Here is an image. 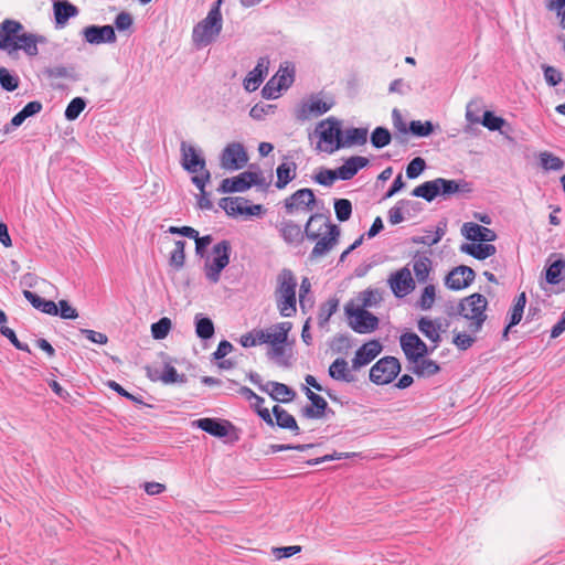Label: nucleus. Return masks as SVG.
Segmentation results:
<instances>
[{
	"instance_id": "nucleus-36",
	"label": "nucleus",
	"mask_w": 565,
	"mask_h": 565,
	"mask_svg": "<svg viewBox=\"0 0 565 565\" xmlns=\"http://www.w3.org/2000/svg\"><path fill=\"white\" fill-rule=\"evenodd\" d=\"M279 233L288 244H299L303 238L301 227L292 221H282L279 225Z\"/></svg>"
},
{
	"instance_id": "nucleus-9",
	"label": "nucleus",
	"mask_w": 565,
	"mask_h": 565,
	"mask_svg": "<svg viewBox=\"0 0 565 565\" xmlns=\"http://www.w3.org/2000/svg\"><path fill=\"white\" fill-rule=\"evenodd\" d=\"M333 105L332 98H322L319 95L310 96L298 106L295 115L298 120L305 121L326 114Z\"/></svg>"
},
{
	"instance_id": "nucleus-39",
	"label": "nucleus",
	"mask_w": 565,
	"mask_h": 565,
	"mask_svg": "<svg viewBox=\"0 0 565 565\" xmlns=\"http://www.w3.org/2000/svg\"><path fill=\"white\" fill-rule=\"evenodd\" d=\"M438 195L449 196L459 192L469 191L468 183L463 181L447 180L437 178Z\"/></svg>"
},
{
	"instance_id": "nucleus-19",
	"label": "nucleus",
	"mask_w": 565,
	"mask_h": 565,
	"mask_svg": "<svg viewBox=\"0 0 565 565\" xmlns=\"http://www.w3.org/2000/svg\"><path fill=\"white\" fill-rule=\"evenodd\" d=\"M475 279V271L468 266L454 268L445 278V285L452 290H460L468 287Z\"/></svg>"
},
{
	"instance_id": "nucleus-30",
	"label": "nucleus",
	"mask_w": 565,
	"mask_h": 565,
	"mask_svg": "<svg viewBox=\"0 0 565 565\" xmlns=\"http://www.w3.org/2000/svg\"><path fill=\"white\" fill-rule=\"evenodd\" d=\"M489 243L490 242L462 244L460 246V252L482 260L497 253L495 246Z\"/></svg>"
},
{
	"instance_id": "nucleus-64",
	"label": "nucleus",
	"mask_w": 565,
	"mask_h": 565,
	"mask_svg": "<svg viewBox=\"0 0 565 565\" xmlns=\"http://www.w3.org/2000/svg\"><path fill=\"white\" fill-rule=\"evenodd\" d=\"M275 109L274 105L268 104H256L252 107L249 116L255 120L264 119L268 114H273Z\"/></svg>"
},
{
	"instance_id": "nucleus-17",
	"label": "nucleus",
	"mask_w": 565,
	"mask_h": 565,
	"mask_svg": "<svg viewBox=\"0 0 565 565\" xmlns=\"http://www.w3.org/2000/svg\"><path fill=\"white\" fill-rule=\"evenodd\" d=\"M316 196L310 189H300L285 200V207L288 214L312 210Z\"/></svg>"
},
{
	"instance_id": "nucleus-44",
	"label": "nucleus",
	"mask_w": 565,
	"mask_h": 565,
	"mask_svg": "<svg viewBox=\"0 0 565 565\" xmlns=\"http://www.w3.org/2000/svg\"><path fill=\"white\" fill-rule=\"evenodd\" d=\"M274 416L276 418V424L285 429H290L298 433L299 427L297 422L292 415H290L287 411L276 405L273 408Z\"/></svg>"
},
{
	"instance_id": "nucleus-61",
	"label": "nucleus",
	"mask_w": 565,
	"mask_h": 565,
	"mask_svg": "<svg viewBox=\"0 0 565 565\" xmlns=\"http://www.w3.org/2000/svg\"><path fill=\"white\" fill-rule=\"evenodd\" d=\"M278 78L271 77L262 89V95L266 99H274L279 96V93L284 89L277 82Z\"/></svg>"
},
{
	"instance_id": "nucleus-2",
	"label": "nucleus",
	"mask_w": 565,
	"mask_h": 565,
	"mask_svg": "<svg viewBox=\"0 0 565 565\" xmlns=\"http://www.w3.org/2000/svg\"><path fill=\"white\" fill-rule=\"evenodd\" d=\"M297 279L290 269H282L277 276L275 300L280 316L290 318L297 312Z\"/></svg>"
},
{
	"instance_id": "nucleus-13",
	"label": "nucleus",
	"mask_w": 565,
	"mask_h": 565,
	"mask_svg": "<svg viewBox=\"0 0 565 565\" xmlns=\"http://www.w3.org/2000/svg\"><path fill=\"white\" fill-rule=\"evenodd\" d=\"M387 284L394 296L397 298L406 297L416 287L412 273L406 266L392 273L387 279Z\"/></svg>"
},
{
	"instance_id": "nucleus-47",
	"label": "nucleus",
	"mask_w": 565,
	"mask_h": 565,
	"mask_svg": "<svg viewBox=\"0 0 565 565\" xmlns=\"http://www.w3.org/2000/svg\"><path fill=\"white\" fill-rule=\"evenodd\" d=\"M565 269V260L556 259L548 265L545 270V279L551 285H557L562 280V274Z\"/></svg>"
},
{
	"instance_id": "nucleus-35",
	"label": "nucleus",
	"mask_w": 565,
	"mask_h": 565,
	"mask_svg": "<svg viewBox=\"0 0 565 565\" xmlns=\"http://www.w3.org/2000/svg\"><path fill=\"white\" fill-rule=\"evenodd\" d=\"M23 296L35 309L50 316H57V305L54 301L46 300L30 290H24Z\"/></svg>"
},
{
	"instance_id": "nucleus-15",
	"label": "nucleus",
	"mask_w": 565,
	"mask_h": 565,
	"mask_svg": "<svg viewBox=\"0 0 565 565\" xmlns=\"http://www.w3.org/2000/svg\"><path fill=\"white\" fill-rule=\"evenodd\" d=\"M220 207H222L227 215H247L257 216L262 213L263 206L259 204L247 205V200L243 198H223L220 201Z\"/></svg>"
},
{
	"instance_id": "nucleus-42",
	"label": "nucleus",
	"mask_w": 565,
	"mask_h": 565,
	"mask_svg": "<svg viewBox=\"0 0 565 565\" xmlns=\"http://www.w3.org/2000/svg\"><path fill=\"white\" fill-rule=\"evenodd\" d=\"M339 308V300L337 298H330L323 302L319 308L318 313V326L326 328L330 318L337 312Z\"/></svg>"
},
{
	"instance_id": "nucleus-4",
	"label": "nucleus",
	"mask_w": 565,
	"mask_h": 565,
	"mask_svg": "<svg viewBox=\"0 0 565 565\" xmlns=\"http://www.w3.org/2000/svg\"><path fill=\"white\" fill-rule=\"evenodd\" d=\"M181 151V166L189 173L195 174L192 177V182L195 186L203 192L205 183L210 180V172L206 169L205 160L200 151L191 143L182 141L180 145Z\"/></svg>"
},
{
	"instance_id": "nucleus-28",
	"label": "nucleus",
	"mask_w": 565,
	"mask_h": 565,
	"mask_svg": "<svg viewBox=\"0 0 565 565\" xmlns=\"http://www.w3.org/2000/svg\"><path fill=\"white\" fill-rule=\"evenodd\" d=\"M526 305V296L525 292H521L514 300V303L510 310L509 313V323L504 328L502 333V340L508 341L509 340V332L510 329L522 320L524 308Z\"/></svg>"
},
{
	"instance_id": "nucleus-18",
	"label": "nucleus",
	"mask_w": 565,
	"mask_h": 565,
	"mask_svg": "<svg viewBox=\"0 0 565 565\" xmlns=\"http://www.w3.org/2000/svg\"><path fill=\"white\" fill-rule=\"evenodd\" d=\"M84 40L93 45L114 43L116 41L115 30L111 25H88L82 31Z\"/></svg>"
},
{
	"instance_id": "nucleus-20",
	"label": "nucleus",
	"mask_w": 565,
	"mask_h": 565,
	"mask_svg": "<svg viewBox=\"0 0 565 565\" xmlns=\"http://www.w3.org/2000/svg\"><path fill=\"white\" fill-rule=\"evenodd\" d=\"M382 351V345L379 341L372 340L364 343L352 359V367L359 370L362 366L373 361Z\"/></svg>"
},
{
	"instance_id": "nucleus-32",
	"label": "nucleus",
	"mask_w": 565,
	"mask_h": 565,
	"mask_svg": "<svg viewBox=\"0 0 565 565\" xmlns=\"http://www.w3.org/2000/svg\"><path fill=\"white\" fill-rule=\"evenodd\" d=\"M306 395L311 402V406H307L303 409L305 416L308 418H321L328 407V403L323 397L312 392L310 388H306Z\"/></svg>"
},
{
	"instance_id": "nucleus-48",
	"label": "nucleus",
	"mask_w": 565,
	"mask_h": 565,
	"mask_svg": "<svg viewBox=\"0 0 565 565\" xmlns=\"http://www.w3.org/2000/svg\"><path fill=\"white\" fill-rule=\"evenodd\" d=\"M419 331L431 342L438 343L440 341L439 327L428 318H422L418 321Z\"/></svg>"
},
{
	"instance_id": "nucleus-22",
	"label": "nucleus",
	"mask_w": 565,
	"mask_h": 565,
	"mask_svg": "<svg viewBox=\"0 0 565 565\" xmlns=\"http://www.w3.org/2000/svg\"><path fill=\"white\" fill-rule=\"evenodd\" d=\"M461 234L472 243L493 242L497 238L495 233L486 226L473 222H467L462 225Z\"/></svg>"
},
{
	"instance_id": "nucleus-51",
	"label": "nucleus",
	"mask_w": 565,
	"mask_h": 565,
	"mask_svg": "<svg viewBox=\"0 0 565 565\" xmlns=\"http://www.w3.org/2000/svg\"><path fill=\"white\" fill-rule=\"evenodd\" d=\"M415 363V373L420 376H430L439 372V365L433 360L419 359Z\"/></svg>"
},
{
	"instance_id": "nucleus-5",
	"label": "nucleus",
	"mask_w": 565,
	"mask_h": 565,
	"mask_svg": "<svg viewBox=\"0 0 565 565\" xmlns=\"http://www.w3.org/2000/svg\"><path fill=\"white\" fill-rule=\"evenodd\" d=\"M292 329V323L289 321L278 322L259 330V338L262 344H268L267 356L271 360L280 362L285 354V345L288 340V334Z\"/></svg>"
},
{
	"instance_id": "nucleus-50",
	"label": "nucleus",
	"mask_w": 565,
	"mask_h": 565,
	"mask_svg": "<svg viewBox=\"0 0 565 565\" xmlns=\"http://www.w3.org/2000/svg\"><path fill=\"white\" fill-rule=\"evenodd\" d=\"M185 242L177 241L174 243V248L170 253L169 264L175 269H181L184 265L185 254H184Z\"/></svg>"
},
{
	"instance_id": "nucleus-16",
	"label": "nucleus",
	"mask_w": 565,
	"mask_h": 565,
	"mask_svg": "<svg viewBox=\"0 0 565 565\" xmlns=\"http://www.w3.org/2000/svg\"><path fill=\"white\" fill-rule=\"evenodd\" d=\"M402 350L411 362H417L428 353L425 342L416 333H404L399 339Z\"/></svg>"
},
{
	"instance_id": "nucleus-58",
	"label": "nucleus",
	"mask_w": 565,
	"mask_h": 565,
	"mask_svg": "<svg viewBox=\"0 0 565 565\" xmlns=\"http://www.w3.org/2000/svg\"><path fill=\"white\" fill-rule=\"evenodd\" d=\"M436 298V288L434 285H428L424 288L420 298L418 300V306L423 310H428L433 307Z\"/></svg>"
},
{
	"instance_id": "nucleus-45",
	"label": "nucleus",
	"mask_w": 565,
	"mask_h": 565,
	"mask_svg": "<svg viewBox=\"0 0 565 565\" xmlns=\"http://www.w3.org/2000/svg\"><path fill=\"white\" fill-rule=\"evenodd\" d=\"M412 194L417 198H423L428 202H431L438 195V188L436 179L426 181L423 184L416 186Z\"/></svg>"
},
{
	"instance_id": "nucleus-31",
	"label": "nucleus",
	"mask_w": 565,
	"mask_h": 565,
	"mask_svg": "<svg viewBox=\"0 0 565 565\" xmlns=\"http://www.w3.org/2000/svg\"><path fill=\"white\" fill-rule=\"evenodd\" d=\"M260 390L268 393L273 399L281 403H288L295 397V392L290 387L278 382H267L264 386H260Z\"/></svg>"
},
{
	"instance_id": "nucleus-26",
	"label": "nucleus",
	"mask_w": 565,
	"mask_h": 565,
	"mask_svg": "<svg viewBox=\"0 0 565 565\" xmlns=\"http://www.w3.org/2000/svg\"><path fill=\"white\" fill-rule=\"evenodd\" d=\"M367 164V158L361 156H353L347 159L344 163L337 169V174L340 180H350Z\"/></svg>"
},
{
	"instance_id": "nucleus-11",
	"label": "nucleus",
	"mask_w": 565,
	"mask_h": 565,
	"mask_svg": "<svg viewBox=\"0 0 565 565\" xmlns=\"http://www.w3.org/2000/svg\"><path fill=\"white\" fill-rule=\"evenodd\" d=\"M24 31L21 22L11 19L3 20L0 24V49L9 53L18 51L17 45Z\"/></svg>"
},
{
	"instance_id": "nucleus-62",
	"label": "nucleus",
	"mask_w": 565,
	"mask_h": 565,
	"mask_svg": "<svg viewBox=\"0 0 565 565\" xmlns=\"http://www.w3.org/2000/svg\"><path fill=\"white\" fill-rule=\"evenodd\" d=\"M426 168V162L423 158H414L406 168V175L408 179L417 178Z\"/></svg>"
},
{
	"instance_id": "nucleus-33",
	"label": "nucleus",
	"mask_w": 565,
	"mask_h": 565,
	"mask_svg": "<svg viewBox=\"0 0 565 565\" xmlns=\"http://www.w3.org/2000/svg\"><path fill=\"white\" fill-rule=\"evenodd\" d=\"M54 17L58 26H64L71 18L78 14V9L67 0H57L54 6Z\"/></svg>"
},
{
	"instance_id": "nucleus-21",
	"label": "nucleus",
	"mask_w": 565,
	"mask_h": 565,
	"mask_svg": "<svg viewBox=\"0 0 565 565\" xmlns=\"http://www.w3.org/2000/svg\"><path fill=\"white\" fill-rule=\"evenodd\" d=\"M340 230L337 225L329 226V233L320 236L311 250L310 257L312 259L320 258L327 255L337 244Z\"/></svg>"
},
{
	"instance_id": "nucleus-49",
	"label": "nucleus",
	"mask_w": 565,
	"mask_h": 565,
	"mask_svg": "<svg viewBox=\"0 0 565 565\" xmlns=\"http://www.w3.org/2000/svg\"><path fill=\"white\" fill-rule=\"evenodd\" d=\"M455 332V337H454V344L459 349V350H467L469 348H471L473 345V343L476 342V334L477 333H472L470 332L468 329L465 330V331H454Z\"/></svg>"
},
{
	"instance_id": "nucleus-10",
	"label": "nucleus",
	"mask_w": 565,
	"mask_h": 565,
	"mask_svg": "<svg viewBox=\"0 0 565 565\" xmlns=\"http://www.w3.org/2000/svg\"><path fill=\"white\" fill-rule=\"evenodd\" d=\"M401 370L398 360L394 356H386L379 360L370 371V380L379 385L391 383Z\"/></svg>"
},
{
	"instance_id": "nucleus-25",
	"label": "nucleus",
	"mask_w": 565,
	"mask_h": 565,
	"mask_svg": "<svg viewBox=\"0 0 565 565\" xmlns=\"http://www.w3.org/2000/svg\"><path fill=\"white\" fill-rule=\"evenodd\" d=\"M383 300V292L377 288H367L359 292L348 303L367 310L379 306Z\"/></svg>"
},
{
	"instance_id": "nucleus-34",
	"label": "nucleus",
	"mask_w": 565,
	"mask_h": 565,
	"mask_svg": "<svg viewBox=\"0 0 565 565\" xmlns=\"http://www.w3.org/2000/svg\"><path fill=\"white\" fill-rule=\"evenodd\" d=\"M367 128H349L342 131L341 148H350L352 146H362L367 140Z\"/></svg>"
},
{
	"instance_id": "nucleus-27",
	"label": "nucleus",
	"mask_w": 565,
	"mask_h": 565,
	"mask_svg": "<svg viewBox=\"0 0 565 565\" xmlns=\"http://www.w3.org/2000/svg\"><path fill=\"white\" fill-rule=\"evenodd\" d=\"M22 39H19V44L17 45L18 51H23L28 56L33 57L39 54V44H44L47 42V39L42 34L29 33L25 32L21 34Z\"/></svg>"
},
{
	"instance_id": "nucleus-6",
	"label": "nucleus",
	"mask_w": 565,
	"mask_h": 565,
	"mask_svg": "<svg viewBox=\"0 0 565 565\" xmlns=\"http://www.w3.org/2000/svg\"><path fill=\"white\" fill-rule=\"evenodd\" d=\"M313 135L319 139L317 150L331 154L341 149L342 124L335 117L318 122Z\"/></svg>"
},
{
	"instance_id": "nucleus-7",
	"label": "nucleus",
	"mask_w": 565,
	"mask_h": 565,
	"mask_svg": "<svg viewBox=\"0 0 565 565\" xmlns=\"http://www.w3.org/2000/svg\"><path fill=\"white\" fill-rule=\"evenodd\" d=\"M344 312L348 318L349 327L356 333H371L379 327V318L365 309L347 302Z\"/></svg>"
},
{
	"instance_id": "nucleus-40",
	"label": "nucleus",
	"mask_w": 565,
	"mask_h": 565,
	"mask_svg": "<svg viewBox=\"0 0 565 565\" xmlns=\"http://www.w3.org/2000/svg\"><path fill=\"white\" fill-rule=\"evenodd\" d=\"M484 109V102L481 97L470 99L466 105L465 118L469 125L480 124V114Z\"/></svg>"
},
{
	"instance_id": "nucleus-54",
	"label": "nucleus",
	"mask_w": 565,
	"mask_h": 565,
	"mask_svg": "<svg viewBox=\"0 0 565 565\" xmlns=\"http://www.w3.org/2000/svg\"><path fill=\"white\" fill-rule=\"evenodd\" d=\"M408 130L417 137H428L434 131V125L429 120H412Z\"/></svg>"
},
{
	"instance_id": "nucleus-59",
	"label": "nucleus",
	"mask_w": 565,
	"mask_h": 565,
	"mask_svg": "<svg viewBox=\"0 0 565 565\" xmlns=\"http://www.w3.org/2000/svg\"><path fill=\"white\" fill-rule=\"evenodd\" d=\"M338 179L337 169H320L315 175V181L324 186H331Z\"/></svg>"
},
{
	"instance_id": "nucleus-14",
	"label": "nucleus",
	"mask_w": 565,
	"mask_h": 565,
	"mask_svg": "<svg viewBox=\"0 0 565 565\" xmlns=\"http://www.w3.org/2000/svg\"><path fill=\"white\" fill-rule=\"evenodd\" d=\"M259 173L245 171L236 177L224 179L218 188V191L222 193L244 192L253 184L259 183Z\"/></svg>"
},
{
	"instance_id": "nucleus-37",
	"label": "nucleus",
	"mask_w": 565,
	"mask_h": 565,
	"mask_svg": "<svg viewBox=\"0 0 565 565\" xmlns=\"http://www.w3.org/2000/svg\"><path fill=\"white\" fill-rule=\"evenodd\" d=\"M413 271L418 282H426L431 270V259L424 254H416L412 262Z\"/></svg>"
},
{
	"instance_id": "nucleus-57",
	"label": "nucleus",
	"mask_w": 565,
	"mask_h": 565,
	"mask_svg": "<svg viewBox=\"0 0 565 565\" xmlns=\"http://www.w3.org/2000/svg\"><path fill=\"white\" fill-rule=\"evenodd\" d=\"M86 103L82 97H75L70 102L65 109V118L67 120H75L79 114L85 109Z\"/></svg>"
},
{
	"instance_id": "nucleus-43",
	"label": "nucleus",
	"mask_w": 565,
	"mask_h": 565,
	"mask_svg": "<svg viewBox=\"0 0 565 565\" xmlns=\"http://www.w3.org/2000/svg\"><path fill=\"white\" fill-rule=\"evenodd\" d=\"M195 322V333L199 338L203 340H207L214 334V323L213 321L204 317L202 313H198L194 317Z\"/></svg>"
},
{
	"instance_id": "nucleus-38",
	"label": "nucleus",
	"mask_w": 565,
	"mask_h": 565,
	"mask_svg": "<svg viewBox=\"0 0 565 565\" xmlns=\"http://www.w3.org/2000/svg\"><path fill=\"white\" fill-rule=\"evenodd\" d=\"M329 375L335 381H343L350 383L353 381V375L349 369L348 362L343 358L335 359L329 366Z\"/></svg>"
},
{
	"instance_id": "nucleus-12",
	"label": "nucleus",
	"mask_w": 565,
	"mask_h": 565,
	"mask_svg": "<svg viewBox=\"0 0 565 565\" xmlns=\"http://www.w3.org/2000/svg\"><path fill=\"white\" fill-rule=\"evenodd\" d=\"M248 161L247 152L239 142L228 143L221 154V167L234 171L242 169Z\"/></svg>"
},
{
	"instance_id": "nucleus-56",
	"label": "nucleus",
	"mask_w": 565,
	"mask_h": 565,
	"mask_svg": "<svg viewBox=\"0 0 565 565\" xmlns=\"http://www.w3.org/2000/svg\"><path fill=\"white\" fill-rule=\"evenodd\" d=\"M334 211L340 222H345L352 214V204L347 199H338L334 201Z\"/></svg>"
},
{
	"instance_id": "nucleus-60",
	"label": "nucleus",
	"mask_w": 565,
	"mask_h": 565,
	"mask_svg": "<svg viewBox=\"0 0 565 565\" xmlns=\"http://www.w3.org/2000/svg\"><path fill=\"white\" fill-rule=\"evenodd\" d=\"M542 70L544 73V78L547 85L550 86H556L563 81V74L554 66L550 65H542Z\"/></svg>"
},
{
	"instance_id": "nucleus-55",
	"label": "nucleus",
	"mask_w": 565,
	"mask_h": 565,
	"mask_svg": "<svg viewBox=\"0 0 565 565\" xmlns=\"http://www.w3.org/2000/svg\"><path fill=\"white\" fill-rule=\"evenodd\" d=\"M391 134L386 128L376 127L371 135V142L375 148H383L391 142Z\"/></svg>"
},
{
	"instance_id": "nucleus-8",
	"label": "nucleus",
	"mask_w": 565,
	"mask_h": 565,
	"mask_svg": "<svg viewBox=\"0 0 565 565\" xmlns=\"http://www.w3.org/2000/svg\"><path fill=\"white\" fill-rule=\"evenodd\" d=\"M231 244L222 241L213 246L212 258L205 262L204 273L209 281L216 284L222 270L230 264Z\"/></svg>"
},
{
	"instance_id": "nucleus-53",
	"label": "nucleus",
	"mask_w": 565,
	"mask_h": 565,
	"mask_svg": "<svg viewBox=\"0 0 565 565\" xmlns=\"http://www.w3.org/2000/svg\"><path fill=\"white\" fill-rule=\"evenodd\" d=\"M486 128L491 131L501 130V128L505 125V120L502 117L495 116L490 110H484L481 122Z\"/></svg>"
},
{
	"instance_id": "nucleus-63",
	"label": "nucleus",
	"mask_w": 565,
	"mask_h": 565,
	"mask_svg": "<svg viewBox=\"0 0 565 565\" xmlns=\"http://www.w3.org/2000/svg\"><path fill=\"white\" fill-rule=\"evenodd\" d=\"M44 74L51 79L71 78L72 70L66 66H63V65H56V66L47 67L44 71Z\"/></svg>"
},
{
	"instance_id": "nucleus-3",
	"label": "nucleus",
	"mask_w": 565,
	"mask_h": 565,
	"mask_svg": "<svg viewBox=\"0 0 565 565\" xmlns=\"http://www.w3.org/2000/svg\"><path fill=\"white\" fill-rule=\"evenodd\" d=\"M488 300L481 294H472L461 299L458 305V316L467 321L468 330L479 333L487 320Z\"/></svg>"
},
{
	"instance_id": "nucleus-29",
	"label": "nucleus",
	"mask_w": 565,
	"mask_h": 565,
	"mask_svg": "<svg viewBox=\"0 0 565 565\" xmlns=\"http://www.w3.org/2000/svg\"><path fill=\"white\" fill-rule=\"evenodd\" d=\"M193 425L215 437H225L228 435L230 424L215 418H200L193 422Z\"/></svg>"
},
{
	"instance_id": "nucleus-41",
	"label": "nucleus",
	"mask_w": 565,
	"mask_h": 565,
	"mask_svg": "<svg viewBox=\"0 0 565 565\" xmlns=\"http://www.w3.org/2000/svg\"><path fill=\"white\" fill-rule=\"evenodd\" d=\"M296 163L282 162L277 168V182L278 189H284L296 177Z\"/></svg>"
},
{
	"instance_id": "nucleus-46",
	"label": "nucleus",
	"mask_w": 565,
	"mask_h": 565,
	"mask_svg": "<svg viewBox=\"0 0 565 565\" xmlns=\"http://www.w3.org/2000/svg\"><path fill=\"white\" fill-rule=\"evenodd\" d=\"M541 167L546 171H559L564 168V161L548 151H542L539 154Z\"/></svg>"
},
{
	"instance_id": "nucleus-24",
	"label": "nucleus",
	"mask_w": 565,
	"mask_h": 565,
	"mask_svg": "<svg viewBox=\"0 0 565 565\" xmlns=\"http://www.w3.org/2000/svg\"><path fill=\"white\" fill-rule=\"evenodd\" d=\"M334 224L329 223L321 214H313L306 223L303 235L310 241H316L320 236L329 233V226Z\"/></svg>"
},
{
	"instance_id": "nucleus-1",
	"label": "nucleus",
	"mask_w": 565,
	"mask_h": 565,
	"mask_svg": "<svg viewBox=\"0 0 565 565\" xmlns=\"http://www.w3.org/2000/svg\"><path fill=\"white\" fill-rule=\"evenodd\" d=\"M221 6L222 0L215 1L206 17L193 26L192 43L196 49L206 47L221 34L223 29Z\"/></svg>"
},
{
	"instance_id": "nucleus-52",
	"label": "nucleus",
	"mask_w": 565,
	"mask_h": 565,
	"mask_svg": "<svg viewBox=\"0 0 565 565\" xmlns=\"http://www.w3.org/2000/svg\"><path fill=\"white\" fill-rule=\"evenodd\" d=\"M171 327H172L171 320L167 317H163L159 321L152 323L151 334H152L153 339H156V340L164 339L169 334Z\"/></svg>"
},
{
	"instance_id": "nucleus-23",
	"label": "nucleus",
	"mask_w": 565,
	"mask_h": 565,
	"mask_svg": "<svg viewBox=\"0 0 565 565\" xmlns=\"http://www.w3.org/2000/svg\"><path fill=\"white\" fill-rule=\"evenodd\" d=\"M268 65L269 61L266 57H260L257 61L256 66L247 74L243 83L247 92H255L259 87L268 73Z\"/></svg>"
}]
</instances>
